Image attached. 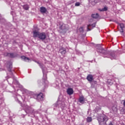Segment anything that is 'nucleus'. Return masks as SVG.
<instances>
[{"label": "nucleus", "instance_id": "obj_4", "mask_svg": "<svg viewBox=\"0 0 125 125\" xmlns=\"http://www.w3.org/2000/svg\"><path fill=\"white\" fill-rule=\"evenodd\" d=\"M97 120L100 125H106V123L108 121V117L105 114H102L101 116L97 117Z\"/></svg>", "mask_w": 125, "mask_h": 125}, {"label": "nucleus", "instance_id": "obj_20", "mask_svg": "<svg viewBox=\"0 0 125 125\" xmlns=\"http://www.w3.org/2000/svg\"><path fill=\"white\" fill-rule=\"evenodd\" d=\"M92 17L95 19L98 18V17H99V15L98 13L94 14L92 15Z\"/></svg>", "mask_w": 125, "mask_h": 125}, {"label": "nucleus", "instance_id": "obj_3", "mask_svg": "<svg viewBox=\"0 0 125 125\" xmlns=\"http://www.w3.org/2000/svg\"><path fill=\"white\" fill-rule=\"evenodd\" d=\"M40 67L42 69L43 73V87H44V86H45V84H47V77H46V74H45V71H46L47 69L46 67H45V65L42 63L40 64Z\"/></svg>", "mask_w": 125, "mask_h": 125}, {"label": "nucleus", "instance_id": "obj_24", "mask_svg": "<svg viewBox=\"0 0 125 125\" xmlns=\"http://www.w3.org/2000/svg\"><path fill=\"white\" fill-rule=\"evenodd\" d=\"M121 29H124L125 28V24L123 23L120 24Z\"/></svg>", "mask_w": 125, "mask_h": 125}, {"label": "nucleus", "instance_id": "obj_34", "mask_svg": "<svg viewBox=\"0 0 125 125\" xmlns=\"http://www.w3.org/2000/svg\"><path fill=\"white\" fill-rule=\"evenodd\" d=\"M13 12H11V14L12 15H13Z\"/></svg>", "mask_w": 125, "mask_h": 125}, {"label": "nucleus", "instance_id": "obj_21", "mask_svg": "<svg viewBox=\"0 0 125 125\" xmlns=\"http://www.w3.org/2000/svg\"><path fill=\"white\" fill-rule=\"evenodd\" d=\"M23 9L25 10H28L29 9V5H24L23 6Z\"/></svg>", "mask_w": 125, "mask_h": 125}, {"label": "nucleus", "instance_id": "obj_8", "mask_svg": "<svg viewBox=\"0 0 125 125\" xmlns=\"http://www.w3.org/2000/svg\"><path fill=\"white\" fill-rule=\"evenodd\" d=\"M60 29L61 30L62 33H66L68 31V27H67V25L65 24H62L60 26Z\"/></svg>", "mask_w": 125, "mask_h": 125}, {"label": "nucleus", "instance_id": "obj_35", "mask_svg": "<svg viewBox=\"0 0 125 125\" xmlns=\"http://www.w3.org/2000/svg\"><path fill=\"white\" fill-rule=\"evenodd\" d=\"M74 2H75V1H74V0H72V3H74Z\"/></svg>", "mask_w": 125, "mask_h": 125}, {"label": "nucleus", "instance_id": "obj_12", "mask_svg": "<svg viewBox=\"0 0 125 125\" xmlns=\"http://www.w3.org/2000/svg\"><path fill=\"white\" fill-rule=\"evenodd\" d=\"M11 78L13 80V83H16V84H19V82H18V81H17V80H16V78L15 77V76H14L13 74L11 73Z\"/></svg>", "mask_w": 125, "mask_h": 125}, {"label": "nucleus", "instance_id": "obj_2", "mask_svg": "<svg viewBox=\"0 0 125 125\" xmlns=\"http://www.w3.org/2000/svg\"><path fill=\"white\" fill-rule=\"evenodd\" d=\"M33 37L38 38L39 41H43L46 39V34L44 32L40 33L39 31L34 30L33 31Z\"/></svg>", "mask_w": 125, "mask_h": 125}, {"label": "nucleus", "instance_id": "obj_39", "mask_svg": "<svg viewBox=\"0 0 125 125\" xmlns=\"http://www.w3.org/2000/svg\"><path fill=\"white\" fill-rule=\"evenodd\" d=\"M81 125H83V124H81Z\"/></svg>", "mask_w": 125, "mask_h": 125}, {"label": "nucleus", "instance_id": "obj_17", "mask_svg": "<svg viewBox=\"0 0 125 125\" xmlns=\"http://www.w3.org/2000/svg\"><path fill=\"white\" fill-rule=\"evenodd\" d=\"M79 101L80 103L83 104V103H84V97L83 96H80L79 99Z\"/></svg>", "mask_w": 125, "mask_h": 125}, {"label": "nucleus", "instance_id": "obj_31", "mask_svg": "<svg viewBox=\"0 0 125 125\" xmlns=\"http://www.w3.org/2000/svg\"><path fill=\"white\" fill-rule=\"evenodd\" d=\"M77 54H80L81 53L80 52L77 51L76 52Z\"/></svg>", "mask_w": 125, "mask_h": 125}, {"label": "nucleus", "instance_id": "obj_22", "mask_svg": "<svg viewBox=\"0 0 125 125\" xmlns=\"http://www.w3.org/2000/svg\"><path fill=\"white\" fill-rule=\"evenodd\" d=\"M101 110V107L100 106H97L96 108L95 109V112H98V111Z\"/></svg>", "mask_w": 125, "mask_h": 125}, {"label": "nucleus", "instance_id": "obj_9", "mask_svg": "<svg viewBox=\"0 0 125 125\" xmlns=\"http://www.w3.org/2000/svg\"><path fill=\"white\" fill-rule=\"evenodd\" d=\"M95 26H96V22L93 23L92 24L90 25L89 24L87 25V31H91L93 28H95Z\"/></svg>", "mask_w": 125, "mask_h": 125}, {"label": "nucleus", "instance_id": "obj_36", "mask_svg": "<svg viewBox=\"0 0 125 125\" xmlns=\"http://www.w3.org/2000/svg\"><path fill=\"white\" fill-rule=\"evenodd\" d=\"M34 62H36V63H37V61L34 60Z\"/></svg>", "mask_w": 125, "mask_h": 125}, {"label": "nucleus", "instance_id": "obj_15", "mask_svg": "<svg viewBox=\"0 0 125 125\" xmlns=\"http://www.w3.org/2000/svg\"><path fill=\"white\" fill-rule=\"evenodd\" d=\"M7 68L9 72H11V69H12V63H11V62H8L7 63Z\"/></svg>", "mask_w": 125, "mask_h": 125}, {"label": "nucleus", "instance_id": "obj_7", "mask_svg": "<svg viewBox=\"0 0 125 125\" xmlns=\"http://www.w3.org/2000/svg\"><path fill=\"white\" fill-rule=\"evenodd\" d=\"M4 56L10 57V58H15L17 56L16 53H8L6 52L4 54Z\"/></svg>", "mask_w": 125, "mask_h": 125}, {"label": "nucleus", "instance_id": "obj_5", "mask_svg": "<svg viewBox=\"0 0 125 125\" xmlns=\"http://www.w3.org/2000/svg\"><path fill=\"white\" fill-rule=\"evenodd\" d=\"M33 97L35 99H36V100L39 102H41V101H42L43 100V94L42 93H40L39 94H34L33 95Z\"/></svg>", "mask_w": 125, "mask_h": 125}, {"label": "nucleus", "instance_id": "obj_13", "mask_svg": "<svg viewBox=\"0 0 125 125\" xmlns=\"http://www.w3.org/2000/svg\"><path fill=\"white\" fill-rule=\"evenodd\" d=\"M21 58L25 62H31V60L29 58L25 57V56H21Z\"/></svg>", "mask_w": 125, "mask_h": 125}, {"label": "nucleus", "instance_id": "obj_26", "mask_svg": "<svg viewBox=\"0 0 125 125\" xmlns=\"http://www.w3.org/2000/svg\"><path fill=\"white\" fill-rule=\"evenodd\" d=\"M80 5L81 3H80V2H77L75 4V6H80Z\"/></svg>", "mask_w": 125, "mask_h": 125}, {"label": "nucleus", "instance_id": "obj_25", "mask_svg": "<svg viewBox=\"0 0 125 125\" xmlns=\"http://www.w3.org/2000/svg\"><path fill=\"white\" fill-rule=\"evenodd\" d=\"M108 10V8L107 7H104L101 11H107Z\"/></svg>", "mask_w": 125, "mask_h": 125}, {"label": "nucleus", "instance_id": "obj_29", "mask_svg": "<svg viewBox=\"0 0 125 125\" xmlns=\"http://www.w3.org/2000/svg\"><path fill=\"white\" fill-rule=\"evenodd\" d=\"M91 4H92V5H95V2L94 1H92L91 2Z\"/></svg>", "mask_w": 125, "mask_h": 125}, {"label": "nucleus", "instance_id": "obj_23", "mask_svg": "<svg viewBox=\"0 0 125 125\" xmlns=\"http://www.w3.org/2000/svg\"><path fill=\"white\" fill-rule=\"evenodd\" d=\"M92 118L91 117H87V123H90V122H92Z\"/></svg>", "mask_w": 125, "mask_h": 125}, {"label": "nucleus", "instance_id": "obj_32", "mask_svg": "<svg viewBox=\"0 0 125 125\" xmlns=\"http://www.w3.org/2000/svg\"><path fill=\"white\" fill-rule=\"evenodd\" d=\"M36 63H37V64H39V66H40V64H42V63H40V62H37Z\"/></svg>", "mask_w": 125, "mask_h": 125}, {"label": "nucleus", "instance_id": "obj_27", "mask_svg": "<svg viewBox=\"0 0 125 125\" xmlns=\"http://www.w3.org/2000/svg\"><path fill=\"white\" fill-rule=\"evenodd\" d=\"M79 31L80 33H83V27H80L79 28Z\"/></svg>", "mask_w": 125, "mask_h": 125}, {"label": "nucleus", "instance_id": "obj_30", "mask_svg": "<svg viewBox=\"0 0 125 125\" xmlns=\"http://www.w3.org/2000/svg\"><path fill=\"white\" fill-rule=\"evenodd\" d=\"M107 82H108V83H109V84H113V82H110V80H108Z\"/></svg>", "mask_w": 125, "mask_h": 125}, {"label": "nucleus", "instance_id": "obj_1", "mask_svg": "<svg viewBox=\"0 0 125 125\" xmlns=\"http://www.w3.org/2000/svg\"><path fill=\"white\" fill-rule=\"evenodd\" d=\"M97 51L98 53H102L103 54V57L104 58H110L111 60L117 58V57H116L114 53L105 50V49H104V48H103V47H102L100 45H98L97 46Z\"/></svg>", "mask_w": 125, "mask_h": 125}, {"label": "nucleus", "instance_id": "obj_33", "mask_svg": "<svg viewBox=\"0 0 125 125\" xmlns=\"http://www.w3.org/2000/svg\"><path fill=\"white\" fill-rule=\"evenodd\" d=\"M109 125H113V124H112V122H110L109 124Z\"/></svg>", "mask_w": 125, "mask_h": 125}, {"label": "nucleus", "instance_id": "obj_18", "mask_svg": "<svg viewBox=\"0 0 125 125\" xmlns=\"http://www.w3.org/2000/svg\"><path fill=\"white\" fill-rule=\"evenodd\" d=\"M40 11L41 13H45L46 12V9L44 7H41L40 8Z\"/></svg>", "mask_w": 125, "mask_h": 125}, {"label": "nucleus", "instance_id": "obj_10", "mask_svg": "<svg viewBox=\"0 0 125 125\" xmlns=\"http://www.w3.org/2000/svg\"><path fill=\"white\" fill-rule=\"evenodd\" d=\"M66 93L68 95H72L74 93V89L72 88H68L66 90Z\"/></svg>", "mask_w": 125, "mask_h": 125}, {"label": "nucleus", "instance_id": "obj_19", "mask_svg": "<svg viewBox=\"0 0 125 125\" xmlns=\"http://www.w3.org/2000/svg\"><path fill=\"white\" fill-rule=\"evenodd\" d=\"M31 109V107H30L28 105H26L25 106V112H26V114H25V115L26 116V115H27V114H28L29 113V112H28V111H30V109Z\"/></svg>", "mask_w": 125, "mask_h": 125}, {"label": "nucleus", "instance_id": "obj_11", "mask_svg": "<svg viewBox=\"0 0 125 125\" xmlns=\"http://www.w3.org/2000/svg\"><path fill=\"white\" fill-rule=\"evenodd\" d=\"M22 97L20 95H19L17 96V98H16L15 100L16 101H17V102H18V103H19L20 104H21V107H23V105H22V103H21V101H20V99H22Z\"/></svg>", "mask_w": 125, "mask_h": 125}, {"label": "nucleus", "instance_id": "obj_38", "mask_svg": "<svg viewBox=\"0 0 125 125\" xmlns=\"http://www.w3.org/2000/svg\"><path fill=\"white\" fill-rule=\"evenodd\" d=\"M54 110H55V108H54Z\"/></svg>", "mask_w": 125, "mask_h": 125}, {"label": "nucleus", "instance_id": "obj_37", "mask_svg": "<svg viewBox=\"0 0 125 125\" xmlns=\"http://www.w3.org/2000/svg\"><path fill=\"white\" fill-rule=\"evenodd\" d=\"M95 83H96V81H95Z\"/></svg>", "mask_w": 125, "mask_h": 125}, {"label": "nucleus", "instance_id": "obj_14", "mask_svg": "<svg viewBox=\"0 0 125 125\" xmlns=\"http://www.w3.org/2000/svg\"><path fill=\"white\" fill-rule=\"evenodd\" d=\"M86 79L87 80V81H88V82H90V83H91V82H92V81H93V76H92L90 74H89L87 76Z\"/></svg>", "mask_w": 125, "mask_h": 125}, {"label": "nucleus", "instance_id": "obj_16", "mask_svg": "<svg viewBox=\"0 0 125 125\" xmlns=\"http://www.w3.org/2000/svg\"><path fill=\"white\" fill-rule=\"evenodd\" d=\"M60 53H61V54H62V55H65V54H66V48H61L60 49Z\"/></svg>", "mask_w": 125, "mask_h": 125}, {"label": "nucleus", "instance_id": "obj_6", "mask_svg": "<svg viewBox=\"0 0 125 125\" xmlns=\"http://www.w3.org/2000/svg\"><path fill=\"white\" fill-rule=\"evenodd\" d=\"M54 106L55 107H60L62 109H64V108L66 107L65 103H64V102H62L60 100H58L57 103L54 104Z\"/></svg>", "mask_w": 125, "mask_h": 125}, {"label": "nucleus", "instance_id": "obj_28", "mask_svg": "<svg viewBox=\"0 0 125 125\" xmlns=\"http://www.w3.org/2000/svg\"><path fill=\"white\" fill-rule=\"evenodd\" d=\"M120 33H121V35H122V36H124V29H121Z\"/></svg>", "mask_w": 125, "mask_h": 125}]
</instances>
